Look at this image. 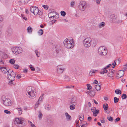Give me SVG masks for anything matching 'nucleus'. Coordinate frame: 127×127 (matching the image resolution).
I'll return each instance as SVG.
<instances>
[{
  "mask_svg": "<svg viewBox=\"0 0 127 127\" xmlns=\"http://www.w3.org/2000/svg\"><path fill=\"white\" fill-rule=\"evenodd\" d=\"M63 43L64 46L68 49H72L74 46V43L73 39L69 41L68 39H66L64 40Z\"/></svg>",
  "mask_w": 127,
  "mask_h": 127,
  "instance_id": "nucleus-1",
  "label": "nucleus"
},
{
  "mask_svg": "<svg viewBox=\"0 0 127 127\" xmlns=\"http://www.w3.org/2000/svg\"><path fill=\"white\" fill-rule=\"evenodd\" d=\"M14 124L19 127H22L25 125V121L22 118H16L14 121Z\"/></svg>",
  "mask_w": 127,
  "mask_h": 127,
  "instance_id": "nucleus-2",
  "label": "nucleus"
},
{
  "mask_svg": "<svg viewBox=\"0 0 127 127\" xmlns=\"http://www.w3.org/2000/svg\"><path fill=\"white\" fill-rule=\"evenodd\" d=\"M16 74L11 69H9V72H8L7 76V79L10 80L9 83L11 84L13 83V81L15 79Z\"/></svg>",
  "mask_w": 127,
  "mask_h": 127,
  "instance_id": "nucleus-3",
  "label": "nucleus"
},
{
  "mask_svg": "<svg viewBox=\"0 0 127 127\" xmlns=\"http://www.w3.org/2000/svg\"><path fill=\"white\" fill-rule=\"evenodd\" d=\"M98 51L99 54L103 56L106 55L108 52L107 49L104 46H100L98 49Z\"/></svg>",
  "mask_w": 127,
  "mask_h": 127,
  "instance_id": "nucleus-4",
  "label": "nucleus"
},
{
  "mask_svg": "<svg viewBox=\"0 0 127 127\" xmlns=\"http://www.w3.org/2000/svg\"><path fill=\"white\" fill-rule=\"evenodd\" d=\"M26 91H27V94L26 93L27 95H29V96L30 98H33L35 97V96L34 93V91L32 90V88L30 87H28L26 89Z\"/></svg>",
  "mask_w": 127,
  "mask_h": 127,
  "instance_id": "nucleus-5",
  "label": "nucleus"
},
{
  "mask_svg": "<svg viewBox=\"0 0 127 127\" xmlns=\"http://www.w3.org/2000/svg\"><path fill=\"white\" fill-rule=\"evenodd\" d=\"M11 50L13 53L16 55L21 53L23 51L21 47H13L12 48Z\"/></svg>",
  "mask_w": 127,
  "mask_h": 127,
  "instance_id": "nucleus-6",
  "label": "nucleus"
},
{
  "mask_svg": "<svg viewBox=\"0 0 127 127\" xmlns=\"http://www.w3.org/2000/svg\"><path fill=\"white\" fill-rule=\"evenodd\" d=\"M87 7L86 2L84 1H80L78 5V8L81 11H84Z\"/></svg>",
  "mask_w": 127,
  "mask_h": 127,
  "instance_id": "nucleus-7",
  "label": "nucleus"
},
{
  "mask_svg": "<svg viewBox=\"0 0 127 127\" xmlns=\"http://www.w3.org/2000/svg\"><path fill=\"white\" fill-rule=\"evenodd\" d=\"M91 39L90 38H86L83 41V44L85 47H89L91 45Z\"/></svg>",
  "mask_w": 127,
  "mask_h": 127,
  "instance_id": "nucleus-8",
  "label": "nucleus"
},
{
  "mask_svg": "<svg viewBox=\"0 0 127 127\" xmlns=\"http://www.w3.org/2000/svg\"><path fill=\"white\" fill-rule=\"evenodd\" d=\"M3 103L5 106H8L11 105L12 102L9 99L5 98V100H3Z\"/></svg>",
  "mask_w": 127,
  "mask_h": 127,
  "instance_id": "nucleus-9",
  "label": "nucleus"
},
{
  "mask_svg": "<svg viewBox=\"0 0 127 127\" xmlns=\"http://www.w3.org/2000/svg\"><path fill=\"white\" fill-rule=\"evenodd\" d=\"M112 66L111 64H109L107 66H106L105 67L103 68L102 69V70L100 72V73L101 74H102L108 72V71L107 69V68L110 66Z\"/></svg>",
  "mask_w": 127,
  "mask_h": 127,
  "instance_id": "nucleus-10",
  "label": "nucleus"
},
{
  "mask_svg": "<svg viewBox=\"0 0 127 127\" xmlns=\"http://www.w3.org/2000/svg\"><path fill=\"white\" fill-rule=\"evenodd\" d=\"M64 68L61 65H59L58 66L57 71L59 74H61L64 71Z\"/></svg>",
  "mask_w": 127,
  "mask_h": 127,
  "instance_id": "nucleus-11",
  "label": "nucleus"
},
{
  "mask_svg": "<svg viewBox=\"0 0 127 127\" xmlns=\"http://www.w3.org/2000/svg\"><path fill=\"white\" fill-rule=\"evenodd\" d=\"M124 71L122 70L119 71L117 74V77L118 78H120L124 76Z\"/></svg>",
  "mask_w": 127,
  "mask_h": 127,
  "instance_id": "nucleus-12",
  "label": "nucleus"
},
{
  "mask_svg": "<svg viewBox=\"0 0 127 127\" xmlns=\"http://www.w3.org/2000/svg\"><path fill=\"white\" fill-rule=\"evenodd\" d=\"M0 70L3 73H6L9 72V69L8 70L5 67H2L0 68Z\"/></svg>",
  "mask_w": 127,
  "mask_h": 127,
  "instance_id": "nucleus-13",
  "label": "nucleus"
},
{
  "mask_svg": "<svg viewBox=\"0 0 127 127\" xmlns=\"http://www.w3.org/2000/svg\"><path fill=\"white\" fill-rule=\"evenodd\" d=\"M70 101L71 103H75L77 102L76 98L75 97H72L70 99Z\"/></svg>",
  "mask_w": 127,
  "mask_h": 127,
  "instance_id": "nucleus-14",
  "label": "nucleus"
},
{
  "mask_svg": "<svg viewBox=\"0 0 127 127\" xmlns=\"http://www.w3.org/2000/svg\"><path fill=\"white\" fill-rule=\"evenodd\" d=\"M37 7L34 6H31L30 8V11L32 13L34 11H35V10L36 9Z\"/></svg>",
  "mask_w": 127,
  "mask_h": 127,
  "instance_id": "nucleus-15",
  "label": "nucleus"
},
{
  "mask_svg": "<svg viewBox=\"0 0 127 127\" xmlns=\"http://www.w3.org/2000/svg\"><path fill=\"white\" fill-rule=\"evenodd\" d=\"M115 72V71H108V73L107 74V76L109 77H111L113 76V74Z\"/></svg>",
  "mask_w": 127,
  "mask_h": 127,
  "instance_id": "nucleus-16",
  "label": "nucleus"
},
{
  "mask_svg": "<svg viewBox=\"0 0 127 127\" xmlns=\"http://www.w3.org/2000/svg\"><path fill=\"white\" fill-rule=\"evenodd\" d=\"M65 115L67 120L69 121L71 119V116L69 115L67 113H65Z\"/></svg>",
  "mask_w": 127,
  "mask_h": 127,
  "instance_id": "nucleus-17",
  "label": "nucleus"
},
{
  "mask_svg": "<svg viewBox=\"0 0 127 127\" xmlns=\"http://www.w3.org/2000/svg\"><path fill=\"white\" fill-rule=\"evenodd\" d=\"M79 120L81 121H83L84 119V115L83 114H80L79 115Z\"/></svg>",
  "mask_w": 127,
  "mask_h": 127,
  "instance_id": "nucleus-18",
  "label": "nucleus"
},
{
  "mask_svg": "<svg viewBox=\"0 0 127 127\" xmlns=\"http://www.w3.org/2000/svg\"><path fill=\"white\" fill-rule=\"evenodd\" d=\"M101 85H95V87L96 90L98 91L100 90L101 89L100 87Z\"/></svg>",
  "mask_w": 127,
  "mask_h": 127,
  "instance_id": "nucleus-19",
  "label": "nucleus"
},
{
  "mask_svg": "<svg viewBox=\"0 0 127 127\" xmlns=\"http://www.w3.org/2000/svg\"><path fill=\"white\" fill-rule=\"evenodd\" d=\"M43 33V30L41 29L38 32V33L39 35H41Z\"/></svg>",
  "mask_w": 127,
  "mask_h": 127,
  "instance_id": "nucleus-20",
  "label": "nucleus"
},
{
  "mask_svg": "<svg viewBox=\"0 0 127 127\" xmlns=\"http://www.w3.org/2000/svg\"><path fill=\"white\" fill-rule=\"evenodd\" d=\"M103 107L104 110L105 111L106 110L108 107V104H104L103 105Z\"/></svg>",
  "mask_w": 127,
  "mask_h": 127,
  "instance_id": "nucleus-21",
  "label": "nucleus"
},
{
  "mask_svg": "<svg viewBox=\"0 0 127 127\" xmlns=\"http://www.w3.org/2000/svg\"><path fill=\"white\" fill-rule=\"evenodd\" d=\"M63 77L64 79H65V81H69L70 79V77L66 75L64 76Z\"/></svg>",
  "mask_w": 127,
  "mask_h": 127,
  "instance_id": "nucleus-22",
  "label": "nucleus"
},
{
  "mask_svg": "<svg viewBox=\"0 0 127 127\" xmlns=\"http://www.w3.org/2000/svg\"><path fill=\"white\" fill-rule=\"evenodd\" d=\"M28 32V33H31L32 32V28L31 27H29L27 29Z\"/></svg>",
  "mask_w": 127,
  "mask_h": 127,
  "instance_id": "nucleus-23",
  "label": "nucleus"
},
{
  "mask_svg": "<svg viewBox=\"0 0 127 127\" xmlns=\"http://www.w3.org/2000/svg\"><path fill=\"white\" fill-rule=\"evenodd\" d=\"M115 92L117 94H121V92L120 90L119 89H117L115 90Z\"/></svg>",
  "mask_w": 127,
  "mask_h": 127,
  "instance_id": "nucleus-24",
  "label": "nucleus"
},
{
  "mask_svg": "<svg viewBox=\"0 0 127 127\" xmlns=\"http://www.w3.org/2000/svg\"><path fill=\"white\" fill-rule=\"evenodd\" d=\"M39 11L38 8L37 7V8H36V9L35 10V11H34L32 13H33V14L35 15H37L38 14V13Z\"/></svg>",
  "mask_w": 127,
  "mask_h": 127,
  "instance_id": "nucleus-25",
  "label": "nucleus"
},
{
  "mask_svg": "<svg viewBox=\"0 0 127 127\" xmlns=\"http://www.w3.org/2000/svg\"><path fill=\"white\" fill-rule=\"evenodd\" d=\"M105 25V24L104 22H102L99 24V27L100 28H101L104 27Z\"/></svg>",
  "mask_w": 127,
  "mask_h": 127,
  "instance_id": "nucleus-26",
  "label": "nucleus"
},
{
  "mask_svg": "<svg viewBox=\"0 0 127 127\" xmlns=\"http://www.w3.org/2000/svg\"><path fill=\"white\" fill-rule=\"evenodd\" d=\"M107 119L109 121L111 122H112L114 120L113 118L110 116H108Z\"/></svg>",
  "mask_w": 127,
  "mask_h": 127,
  "instance_id": "nucleus-27",
  "label": "nucleus"
},
{
  "mask_svg": "<svg viewBox=\"0 0 127 127\" xmlns=\"http://www.w3.org/2000/svg\"><path fill=\"white\" fill-rule=\"evenodd\" d=\"M45 107V109L47 110H49L50 108V106L49 105H46Z\"/></svg>",
  "mask_w": 127,
  "mask_h": 127,
  "instance_id": "nucleus-28",
  "label": "nucleus"
},
{
  "mask_svg": "<svg viewBox=\"0 0 127 127\" xmlns=\"http://www.w3.org/2000/svg\"><path fill=\"white\" fill-rule=\"evenodd\" d=\"M95 92L93 91H90V95L91 96H94L95 95Z\"/></svg>",
  "mask_w": 127,
  "mask_h": 127,
  "instance_id": "nucleus-29",
  "label": "nucleus"
},
{
  "mask_svg": "<svg viewBox=\"0 0 127 127\" xmlns=\"http://www.w3.org/2000/svg\"><path fill=\"white\" fill-rule=\"evenodd\" d=\"M43 116L41 112H39V114L38 115V117L40 119H41L42 117Z\"/></svg>",
  "mask_w": 127,
  "mask_h": 127,
  "instance_id": "nucleus-30",
  "label": "nucleus"
},
{
  "mask_svg": "<svg viewBox=\"0 0 127 127\" xmlns=\"http://www.w3.org/2000/svg\"><path fill=\"white\" fill-rule=\"evenodd\" d=\"M127 97V95L126 94H122V98L123 99H126Z\"/></svg>",
  "mask_w": 127,
  "mask_h": 127,
  "instance_id": "nucleus-31",
  "label": "nucleus"
},
{
  "mask_svg": "<svg viewBox=\"0 0 127 127\" xmlns=\"http://www.w3.org/2000/svg\"><path fill=\"white\" fill-rule=\"evenodd\" d=\"M61 15L64 17L65 16L66 14L65 12L63 11H61Z\"/></svg>",
  "mask_w": 127,
  "mask_h": 127,
  "instance_id": "nucleus-32",
  "label": "nucleus"
},
{
  "mask_svg": "<svg viewBox=\"0 0 127 127\" xmlns=\"http://www.w3.org/2000/svg\"><path fill=\"white\" fill-rule=\"evenodd\" d=\"M114 103H117L118 102L119 100V99L118 98L116 97H115L114 98Z\"/></svg>",
  "mask_w": 127,
  "mask_h": 127,
  "instance_id": "nucleus-33",
  "label": "nucleus"
},
{
  "mask_svg": "<svg viewBox=\"0 0 127 127\" xmlns=\"http://www.w3.org/2000/svg\"><path fill=\"white\" fill-rule=\"evenodd\" d=\"M87 90H91L92 88V87L89 84H87Z\"/></svg>",
  "mask_w": 127,
  "mask_h": 127,
  "instance_id": "nucleus-34",
  "label": "nucleus"
},
{
  "mask_svg": "<svg viewBox=\"0 0 127 127\" xmlns=\"http://www.w3.org/2000/svg\"><path fill=\"white\" fill-rule=\"evenodd\" d=\"M116 64V61H114V62L112 63V67L114 68L115 67Z\"/></svg>",
  "mask_w": 127,
  "mask_h": 127,
  "instance_id": "nucleus-35",
  "label": "nucleus"
},
{
  "mask_svg": "<svg viewBox=\"0 0 127 127\" xmlns=\"http://www.w3.org/2000/svg\"><path fill=\"white\" fill-rule=\"evenodd\" d=\"M15 60L14 59H10L9 61V62L11 64H13L15 62Z\"/></svg>",
  "mask_w": 127,
  "mask_h": 127,
  "instance_id": "nucleus-36",
  "label": "nucleus"
},
{
  "mask_svg": "<svg viewBox=\"0 0 127 127\" xmlns=\"http://www.w3.org/2000/svg\"><path fill=\"white\" fill-rule=\"evenodd\" d=\"M75 3L74 1H71L70 3L71 7H74Z\"/></svg>",
  "mask_w": 127,
  "mask_h": 127,
  "instance_id": "nucleus-37",
  "label": "nucleus"
},
{
  "mask_svg": "<svg viewBox=\"0 0 127 127\" xmlns=\"http://www.w3.org/2000/svg\"><path fill=\"white\" fill-rule=\"evenodd\" d=\"M99 112H93V115L94 116H96L99 113Z\"/></svg>",
  "mask_w": 127,
  "mask_h": 127,
  "instance_id": "nucleus-38",
  "label": "nucleus"
},
{
  "mask_svg": "<svg viewBox=\"0 0 127 127\" xmlns=\"http://www.w3.org/2000/svg\"><path fill=\"white\" fill-rule=\"evenodd\" d=\"M75 105L74 104L71 105L70 106V108L71 109H74L75 108Z\"/></svg>",
  "mask_w": 127,
  "mask_h": 127,
  "instance_id": "nucleus-39",
  "label": "nucleus"
},
{
  "mask_svg": "<svg viewBox=\"0 0 127 127\" xmlns=\"http://www.w3.org/2000/svg\"><path fill=\"white\" fill-rule=\"evenodd\" d=\"M29 67H30L31 70L32 71H34L35 70V68L34 67H32V65H30Z\"/></svg>",
  "mask_w": 127,
  "mask_h": 127,
  "instance_id": "nucleus-40",
  "label": "nucleus"
},
{
  "mask_svg": "<svg viewBox=\"0 0 127 127\" xmlns=\"http://www.w3.org/2000/svg\"><path fill=\"white\" fill-rule=\"evenodd\" d=\"M13 67L16 69H18L19 68V65L18 64H14Z\"/></svg>",
  "mask_w": 127,
  "mask_h": 127,
  "instance_id": "nucleus-41",
  "label": "nucleus"
},
{
  "mask_svg": "<svg viewBox=\"0 0 127 127\" xmlns=\"http://www.w3.org/2000/svg\"><path fill=\"white\" fill-rule=\"evenodd\" d=\"M0 110L2 111H9L7 110L4 109L3 107L1 106L0 107Z\"/></svg>",
  "mask_w": 127,
  "mask_h": 127,
  "instance_id": "nucleus-42",
  "label": "nucleus"
},
{
  "mask_svg": "<svg viewBox=\"0 0 127 127\" xmlns=\"http://www.w3.org/2000/svg\"><path fill=\"white\" fill-rule=\"evenodd\" d=\"M35 52L37 56V57H39V54H38L39 53L38 50H36L35 51Z\"/></svg>",
  "mask_w": 127,
  "mask_h": 127,
  "instance_id": "nucleus-43",
  "label": "nucleus"
},
{
  "mask_svg": "<svg viewBox=\"0 0 127 127\" xmlns=\"http://www.w3.org/2000/svg\"><path fill=\"white\" fill-rule=\"evenodd\" d=\"M91 111H99L98 110H96V108L95 107H93L91 109Z\"/></svg>",
  "mask_w": 127,
  "mask_h": 127,
  "instance_id": "nucleus-44",
  "label": "nucleus"
},
{
  "mask_svg": "<svg viewBox=\"0 0 127 127\" xmlns=\"http://www.w3.org/2000/svg\"><path fill=\"white\" fill-rule=\"evenodd\" d=\"M22 17V19L25 21H27V19L26 17L24 15L22 14L21 15Z\"/></svg>",
  "mask_w": 127,
  "mask_h": 127,
  "instance_id": "nucleus-45",
  "label": "nucleus"
},
{
  "mask_svg": "<svg viewBox=\"0 0 127 127\" xmlns=\"http://www.w3.org/2000/svg\"><path fill=\"white\" fill-rule=\"evenodd\" d=\"M15 109L18 111H21L22 110V109L20 107H16L15 108Z\"/></svg>",
  "mask_w": 127,
  "mask_h": 127,
  "instance_id": "nucleus-46",
  "label": "nucleus"
},
{
  "mask_svg": "<svg viewBox=\"0 0 127 127\" xmlns=\"http://www.w3.org/2000/svg\"><path fill=\"white\" fill-rule=\"evenodd\" d=\"M120 120V119L119 117H118L117 118L114 120V121L115 123H116L119 121Z\"/></svg>",
  "mask_w": 127,
  "mask_h": 127,
  "instance_id": "nucleus-47",
  "label": "nucleus"
},
{
  "mask_svg": "<svg viewBox=\"0 0 127 127\" xmlns=\"http://www.w3.org/2000/svg\"><path fill=\"white\" fill-rule=\"evenodd\" d=\"M42 6L46 10L48 9L49 8V7L47 5H44Z\"/></svg>",
  "mask_w": 127,
  "mask_h": 127,
  "instance_id": "nucleus-48",
  "label": "nucleus"
},
{
  "mask_svg": "<svg viewBox=\"0 0 127 127\" xmlns=\"http://www.w3.org/2000/svg\"><path fill=\"white\" fill-rule=\"evenodd\" d=\"M102 120H101V122L102 123H104L105 122V119L103 117L102 118Z\"/></svg>",
  "mask_w": 127,
  "mask_h": 127,
  "instance_id": "nucleus-49",
  "label": "nucleus"
},
{
  "mask_svg": "<svg viewBox=\"0 0 127 127\" xmlns=\"http://www.w3.org/2000/svg\"><path fill=\"white\" fill-rule=\"evenodd\" d=\"M40 102H41L38 100V101L36 102V103L35 105V107H37L38 106V105H39V104Z\"/></svg>",
  "mask_w": 127,
  "mask_h": 127,
  "instance_id": "nucleus-50",
  "label": "nucleus"
},
{
  "mask_svg": "<svg viewBox=\"0 0 127 127\" xmlns=\"http://www.w3.org/2000/svg\"><path fill=\"white\" fill-rule=\"evenodd\" d=\"M42 12L40 10L39 11L38 13V15L39 16H41L42 15Z\"/></svg>",
  "mask_w": 127,
  "mask_h": 127,
  "instance_id": "nucleus-51",
  "label": "nucleus"
},
{
  "mask_svg": "<svg viewBox=\"0 0 127 127\" xmlns=\"http://www.w3.org/2000/svg\"><path fill=\"white\" fill-rule=\"evenodd\" d=\"M7 32L9 34H9H11L12 32V30L11 29H10L8 30V31Z\"/></svg>",
  "mask_w": 127,
  "mask_h": 127,
  "instance_id": "nucleus-52",
  "label": "nucleus"
},
{
  "mask_svg": "<svg viewBox=\"0 0 127 127\" xmlns=\"http://www.w3.org/2000/svg\"><path fill=\"white\" fill-rule=\"evenodd\" d=\"M43 96H40L38 99V101H39L40 102H41L42 99L43 98Z\"/></svg>",
  "mask_w": 127,
  "mask_h": 127,
  "instance_id": "nucleus-53",
  "label": "nucleus"
},
{
  "mask_svg": "<svg viewBox=\"0 0 127 127\" xmlns=\"http://www.w3.org/2000/svg\"><path fill=\"white\" fill-rule=\"evenodd\" d=\"M92 72H93V73H94L95 72H98V70H93L92 69Z\"/></svg>",
  "mask_w": 127,
  "mask_h": 127,
  "instance_id": "nucleus-54",
  "label": "nucleus"
},
{
  "mask_svg": "<svg viewBox=\"0 0 127 127\" xmlns=\"http://www.w3.org/2000/svg\"><path fill=\"white\" fill-rule=\"evenodd\" d=\"M101 0H96V3L97 4H99L100 3V1Z\"/></svg>",
  "mask_w": 127,
  "mask_h": 127,
  "instance_id": "nucleus-55",
  "label": "nucleus"
},
{
  "mask_svg": "<svg viewBox=\"0 0 127 127\" xmlns=\"http://www.w3.org/2000/svg\"><path fill=\"white\" fill-rule=\"evenodd\" d=\"M3 21V19L1 16H0V23Z\"/></svg>",
  "mask_w": 127,
  "mask_h": 127,
  "instance_id": "nucleus-56",
  "label": "nucleus"
},
{
  "mask_svg": "<svg viewBox=\"0 0 127 127\" xmlns=\"http://www.w3.org/2000/svg\"><path fill=\"white\" fill-rule=\"evenodd\" d=\"M93 72H92V70H91L89 73V74L90 76H91L93 75Z\"/></svg>",
  "mask_w": 127,
  "mask_h": 127,
  "instance_id": "nucleus-57",
  "label": "nucleus"
},
{
  "mask_svg": "<svg viewBox=\"0 0 127 127\" xmlns=\"http://www.w3.org/2000/svg\"><path fill=\"white\" fill-rule=\"evenodd\" d=\"M98 83V81L96 80H95L93 84H96Z\"/></svg>",
  "mask_w": 127,
  "mask_h": 127,
  "instance_id": "nucleus-58",
  "label": "nucleus"
},
{
  "mask_svg": "<svg viewBox=\"0 0 127 127\" xmlns=\"http://www.w3.org/2000/svg\"><path fill=\"white\" fill-rule=\"evenodd\" d=\"M23 72L24 73H26L28 71V69H23Z\"/></svg>",
  "mask_w": 127,
  "mask_h": 127,
  "instance_id": "nucleus-59",
  "label": "nucleus"
},
{
  "mask_svg": "<svg viewBox=\"0 0 127 127\" xmlns=\"http://www.w3.org/2000/svg\"><path fill=\"white\" fill-rule=\"evenodd\" d=\"M81 127H86L87 126V125L86 124H83L82 125H81Z\"/></svg>",
  "mask_w": 127,
  "mask_h": 127,
  "instance_id": "nucleus-60",
  "label": "nucleus"
},
{
  "mask_svg": "<svg viewBox=\"0 0 127 127\" xmlns=\"http://www.w3.org/2000/svg\"><path fill=\"white\" fill-rule=\"evenodd\" d=\"M48 16L49 18H51L52 17V15H51V13H49L48 14Z\"/></svg>",
  "mask_w": 127,
  "mask_h": 127,
  "instance_id": "nucleus-61",
  "label": "nucleus"
},
{
  "mask_svg": "<svg viewBox=\"0 0 127 127\" xmlns=\"http://www.w3.org/2000/svg\"><path fill=\"white\" fill-rule=\"evenodd\" d=\"M109 110L110 111H115V109L112 107L110 109H109Z\"/></svg>",
  "mask_w": 127,
  "mask_h": 127,
  "instance_id": "nucleus-62",
  "label": "nucleus"
},
{
  "mask_svg": "<svg viewBox=\"0 0 127 127\" xmlns=\"http://www.w3.org/2000/svg\"><path fill=\"white\" fill-rule=\"evenodd\" d=\"M92 118L91 117H89L88 118V120L90 121L92 119Z\"/></svg>",
  "mask_w": 127,
  "mask_h": 127,
  "instance_id": "nucleus-63",
  "label": "nucleus"
},
{
  "mask_svg": "<svg viewBox=\"0 0 127 127\" xmlns=\"http://www.w3.org/2000/svg\"><path fill=\"white\" fill-rule=\"evenodd\" d=\"M16 77L18 79H20L21 78V76L19 74L17 75Z\"/></svg>",
  "mask_w": 127,
  "mask_h": 127,
  "instance_id": "nucleus-64",
  "label": "nucleus"
}]
</instances>
